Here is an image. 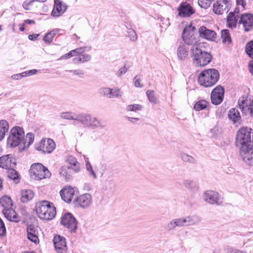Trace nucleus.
<instances>
[{
	"label": "nucleus",
	"instance_id": "13",
	"mask_svg": "<svg viewBox=\"0 0 253 253\" xmlns=\"http://www.w3.org/2000/svg\"><path fill=\"white\" fill-rule=\"evenodd\" d=\"M224 89L220 85L214 88L211 93V98L212 104L218 105L220 104L223 99Z\"/></svg>",
	"mask_w": 253,
	"mask_h": 253
},
{
	"label": "nucleus",
	"instance_id": "56",
	"mask_svg": "<svg viewBox=\"0 0 253 253\" xmlns=\"http://www.w3.org/2000/svg\"><path fill=\"white\" fill-rule=\"evenodd\" d=\"M133 81L134 82V85L135 87H141L142 86V85L140 84L141 79L138 76H136L134 78Z\"/></svg>",
	"mask_w": 253,
	"mask_h": 253
},
{
	"label": "nucleus",
	"instance_id": "53",
	"mask_svg": "<svg viewBox=\"0 0 253 253\" xmlns=\"http://www.w3.org/2000/svg\"><path fill=\"white\" fill-rule=\"evenodd\" d=\"M85 48H86V47H80L71 51L73 54H75V56L78 55H80L84 52Z\"/></svg>",
	"mask_w": 253,
	"mask_h": 253
},
{
	"label": "nucleus",
	"instance_id": "58",
	"mask_svg": "<svg viewBox=\"0 0 253 253\" xmlns=\"http://www.w3.org/2000/svg\"><path fill=\"white\" fill-rule=\"evenodd\" d=\"M24 72L20 73V74H17L15 75H13L11 76V79L14 80H17L18 79H21L23 77H25V76H24Z\"/></svg>",
	"mask_w": 253,
	"mask_h": 253
},
{
	"label": "nucleus",
	"instance_id": "41",
	"mask_svg": "<svg viewBox=\"0 0 253 253\" xmlns=\"http://www.w3.org/2000/svg\"><path fill=\"white\" fill-rule=\"evenodd\" d=\"M101 133V131L98 130L92 131L88 136V140L91 142L97 140L100 137Z\"/></svg>",
	"mask_w": 253,
	"mask_h": 253
},
{
	"label": "nucleus",
	"instance_id": "27",
	"mask_svg": "<svg viewBox=\"0 0 253 253\" xmlns=\"http://www.w3.org/2000/svg\"><path fill=\"white\" fill-rule=\"evenodd\" d=\"M228 117L234 124L239 123L241 120L240 112L236 108H231L229 110L228 113Z\"/></svg>",
	"mask_w": 253,
	"mask_h": 253
},
{
	"label": "nucleus",
	"instance_id": "25",
	"mask_svg": "<svg viewBox=\"0 0 253 253\" xmlns=\"http://www.w3.org/2000/svg\"><path fill=\"white\" fill-rule=\"evenodd\" d=\"M2 213L5 217L10 221L18 222L20 221L16 212L12 209V207L2 210Z\"/></svg>",
	"mask_w": 253,
	"mask_h": 253
},
{
	"label": "nucleus",
	"instance_id": "15",
	"mask_svg": "<svg viewBox=\"0 0 253 253\" xmlns=\"http://www.w3.org/2000/svg\"><path fill=\"white\" fill-rule=\"evenodd\" d=\"M55 249L58 253H66L67 250L65 238L60 235H55L53 238Z\"/></svg>",
	"mask_w": 253,
	"mask_h": 253
},
{
	"label": "nucleus",
	"instance_id": "52",
	"mask_svg": "<svg viewBox=\"0 0 253 253\" xmlns=\"http://www.w3.org/2000/svg\"><path fill=\"white\" fill-rule=\"evenodd\" d=\"M6 234V228L2 220L0 218V236H3Z\"/></svg>",
	"mask_w": 253,
	"mask_h": 253
},
{
	"label": "nucleus",
	"instance_id": "51",
	"mask_svg": "<svg viewBox=\"0 0 253 253\" xmlns=\"http://www.w3.org/2000/svg\"><path fill=\"white\" fill-rule=\"evenodd\" d=\"M35 1V0H30L29 1L26 0L23 2L22 6L26 10H30L31 6L33 5V2Z\"/></svg>",
	"mask_w": 253,
	"mask_h": 253
},
{
	"label": "nucleus",
	"instance_id": "1",
	"mask_svg": "<svg viewBox=\"0 0 253 253\" xmlns=\"http://www.w3.org/2000/svg\"><path fill=\"white\" fill-rule=\"evenodd\" d=\"M34 138L33 133H28L25 136L23 128L15 126L10 130L7 144L10 148L19 146L20 151H23L28 148L34 142Z\"/></svg>",
	"mask_w": 253,
	"mask_h": 253
},
{
	"label": "nucleus",
	"instance_id": "63",
	"mask_svg": "<svg viewBox=\"0 0 253 253\" xmlns=\"http://www.w3.org/2000/svg\"><path fill=\"white\" fill-rule=\"evenodd\" d=\"M39 36V34H32L28 36V39L31 41H35Z\"/></svg>",
	"mask_w": 253,
	"mask_h": 253
},
{
	"label": "nucleus",
	"instance_id": "28",
	"mask_svg": "<svg viewBox=\"0 0 253 253\" xmlns=\"http://www.w3.org/2000/svg\"><path fill=\"white\" fill-rule=\"evenodd\" d=\"M66 162L70 165V169L75 172H78L80 170V163L77 162L75 157L69 156L67 157Z\"/></svg>",
	"mask_w": 253,
	"mask_h": 253
},
{
	"label": "nucleus",
	"instance_id": "14",
	"mask_svg": "<svg viewBox=\"0 0 253 253\" xmlns=\"http://www.w3.org/2000/svg\"><path fill=\"white\" fill-rule=\"evenodd\" d=\"M16 164V160L11 155H5L0 157V167L6 170L15 168Z\"/></svg>",
	"mask_w": 253,
	"mask_h": 253
},
{
	"label": "nucleus",
	"instance_id": "39",
	"mask_svg": "<svg viewBox=\"0 0 253 253\" xmlns=\"http://www.w3.org/2000/svg\"><path fill=\"white\" fill-rule=\"evenodd\" d=\"M209 105V102L204 100H201L197 102L194 106V109L196 111H199L206 109Z\"/></svg>",
	"mask_w": 253,
	"mask_h": 253
},
{
	"label": "nucleus",
	"instance_id": "18",
	"mask_svg": "<svg viewBox=\"0 0 253 253\" xmlns=\"http://www.w3.org/2000/svg\"><path fill=\"white\" fill-rule=\"evenodd\" d=\"M67 6L61 0H54V6L51 15L53 17H59L66 10Z\"/></svg>",
	"mask_w": 253,
	"mask_h": 253
},
{
	"label": "nucleus",
	"instance_id": "48",
	"mask_svg": "<svg viewBox=\"0 0 253 253\" xmlns=\"http://www.w3.org/2000/svg\"><path fill=\"white\" fill-rule=\"evenodd\" d=\"M146 94L150 102L154 103L156 102V98L154 96V92L153 91L148 90L146 92Z\"/></svg>",
	"mask_w": 253,
	"mask_h": 253
},
{
	"label": "nucleus",
	"instance_id": "29",
	"mask_svg": "<svg viewBox=\"0 0 253 253\" xmlns=\"http://www.w3.org/2000/svg\"><path fill=\"white\" fill-rule=\"evenodd\" d=\"M34 196V193L31 190H22L21 193V201L22 203H27L31 200Z\"/></svg>",
	"mask_w": 253,
	"mask_h": 253
},
{
	"label": "nucleus",
	"instance_id": "36",
	"mask_svg": "<svg viewBox=\"0 0 253 253\" xmlns=\"http://www.w3.org/2000/svg\"><path fill=\"white\" fill-rule=\"evenodd\" d=\"M221 38L222 41V42L226 44H229L231 43V38L229 31L227 29H224L221 31Z\"/></svg>",
	"mask_w": 253,
	"mask_h": 253
},
{
	"label": "nucleus",
	"instance_id": "19",
	"mask_svg": "<svg viewBox=\"0 0 253 253\" xmlns=\"http://www.w3.org/2000/svg\"><path fill=\"white\" fill-rule=\"evenodd\" d=\"M100 93L109 98L120 97L122 95V92L117 88L103 87L100 89Z\"/></svg>",
	"mask_w": 253,
	"mask_h": 253
},
{
	"label": "nucleus",
	"instance_id": "8",
	"mask_svg": "<svg viewBox=\"0 0 253 253\" xmlns=\"http://www.w3.org/2000/svg\"><path fill=\"white\" fill-rule=\"evenodd\" d=\"M29 172L31 176L36 180L48 178L51 175L48 169L40 163L33 164Z\"/></svg>",
	"mask_w": 253,
	"mask_h": 253
},
{
	"label": "nucleus",
	"instance_id": "16",
	"mask_svg": "<svg viewBox=\"0 0 253 253\" xmlns=\"http://www.w3.org/2000/svg\"><path fill=\"white\" fill-rule=\"evenodd\" d=\"M240 9L239 7H236L234 12H230L227 17V24L229 28H235L236 27L237 23H239L240 16H237L236 13H240Z\"/></svg>",
	"mask_w": 253,
	"mask_h": 253
},
{
	"label": "nucleus",
	"instance_id": "22",
	"mask_svg": "<svg viewBox=\"0 0 253 253\" xmlns=\"http://www.w3.org/2000/svg\"><path fill=\"white\" fill-rule=\"evenodd\" d=\"M27 238L31 242L38 244L39 243L38 230L37 227L33 225L28 226L27 228Z\"/></svg>",
	"mask_w": 253,
	"mask_h": 253
},
{
	"label": "nucleus",
	"instance_id": "45",
	"mask_svg": "<svg viewBox=\"0 0 253 253\" xmlns=\"http://www.w3.org/2000/svg\"><path fill=\"white\" fill-rule=\"evenodd\" d=\"M127 36L130 40L132 42H135L137 39L136 33L134 30L132 29H128L127 31Z\"/></svg>",
	"mask_w": 253,
	"mask_h": 253
},
{
	"label": "nucleus",
	"instance_id": "5",
	"mask_svg": "<svg viewBox=\"0 0 253 253\" xmlns=\"http://www.w3.org/2000/svg\"><path fill=\"white\" fill-rule=\"evenodd\" d=\"M193 55V63L196 67L205 66L212 59V55L209 52L203 51L199 46L191 49Z\"/></svg>",
	"mask_w": 253,
	"mask_h": 253
},
{
	"label": "nucleus",
	"instance_id": "62",
	"mask_svg": "<svg viewBox=\"0 0 253 253\" xmlns=\"http://www.w3.org/2000/svg\"><path fill=\"white\" fill-rule=\"evenodd\" d=\"M75 56V54H73L72 51H70L68 53H66L62 56L60 59H68Z\"/></svg>",
	"mask_w": 253,
	"mask_h": 253
},
{
	"label": "nucleus",
	"instance_id": "49",
	"mask_svg": "<svg viewBox=\"0 0 253 253\" xmlns=\"http://www.w3.org/2000/svg\"><path fill=\"white\" fill-rule=\"evenodd\" d=\"M237 7L240 9V10L244 11L245 9L246 2L245 0H236Z\"/></svg>",
	"mask_w": 253,
	"mask_h": 253
},
{
	"label": "nucleus",
	"instance_id": "17",
	"mask_svg": "<svg viewBox=\"0 0 253 253\" xmlns=\"http://www.w3.org/2000/svg\"><path fill=\"white\" fill-rule=\"evenodd\" d=\"M178 15L180 17H188L190 16L194 11L189 3L186 2L181 3L177 9Z\"/></svg>",
	"mask_w": 253,
	"mask_h": 253
},
{
	"label": "nucleus",
	"instance_id": "30",
	"mask_svg": "<svg viewBox=\"0 0 253 253\" xmlns=\"http://www.w3.org/2000/svg\"><path fill=\"white\" fill-rule=\"evenodd\" d=\"M183 184L186 188L192 192L197 191L199 189V186L197 183L192 180H184L183 182Z\"/></svg>",
	"mask_w": 253,
	"mask_h": 253
},
{
	"label": "nucleus",
	"instance_id": "2",
	"mask_svg": "<svg viewBox=\"0 0 253 253\" xmlns=\"http://www.w3.org/2000/svg\"><path fill=\"white\" fill-rule=\"evenodd\" d=\"M236 146L240 150V154L244 161L249 160V154L252 151V129L248 127H242L236 133Z\"/></svg>",
	"mask_w": 253,
	"mask_h": 253
},
{
	"label": "nucleus",
	"instance_id": "34",
	"mask_svg": "<svg viewBox=\"0 0 253 253\" xmlns=\"http://www.w3.org/2000/svg\"><path fill=\"white\" fill-rule=\"evenodd\" d=\"M91 59V56L90 55L83 53L79 57L74 58L73 60L75 64H79L80 63L89 62Z\"/></svg>",
	"mask_w": 253,
	"mask_h": 253
},
{
	"label": "nucleus",
	"instance_id": "55",
	"mask_svg": "<svg viewBox=\"0 0 253 253\" xmlns=\"http://www.w3.org/2000/svg\"><path fill=\"white\" fill-rule=\"evenodd\" d=\"M176 227V226L175 225V223L172 219L171 221H170L167 225H166V229L168 231H171L173 229H174Z\"/></svg>",
	"mask_w": 253,
	"mask_h": 253
},
{
	"label": "nucleus",
	"instance_id": "61",
	"mask_svg": "<svg viewBox=\"0 0 253 253\" xmlns=\"http://www.w3.org/2000/svg\"><path fill=\"white\" fill-rule=\"evenodd\" d=\"M227 253H244L242 251H240L236 249H234L233 248H229L227 249Z\"/></svg>",
	"mask_w": 253,
	"mask_h": 253
},
{
	"label": "nucleus",
	"instance_id": "57",
	"mask_svg": "<svg viewBox=\"0 0 253 253\" xmlns=\"http://www.w3.org/2000/svg\"><path fill=\"white\" fill-rule=\"evenodd\" d=\"M127 71V68H126V66L124 65V67L121 68L117 73V75L118 76H121L124 74H125Z\"/></svg>",
	"mask_w": 253,
	"mask_h": 253
},
{
	"label": "nucleus",
	"instance_id": "54",
	"mask_svg": "<svg viewBox=\"0 0 253 253\" xmlns=\"http://www.w3.org/2000/svg\"><path fill=\"white\" fill-rule=\"evenodd\" d=\"M246 105H248V101L247 99L243 97L239 99L238 105L240 109L242 108V107L246 106Z\"/></svg>",
	"mask_w": 253,
	"mask_h": 253
},
{
	"label": "nucleus",
	"instance_id": "21",
	"mask_svg": "<svg viewBox=\"0 0 253 253\" xmlns=\"http://www.w3.org/2000/svg\"><path fill=\"white\" fill-rule=\"evenodd\" d=\"M199 33L201 37L209 41H214L216 38L215 31L208 29L205 26H201L199 29Z\"/></svg>",
	"mask_w": 253,
	"mask_h": 253
},
{
	"label": "nucleus",
	"instance_id": "20",
	"mask_svg": "<svg viewBox=\"0 0 253 253\" xmlns=\"http://www.w3.org/2000/svg\"><path fill=\"white\" fill-rule=\"evenodd\" d=\"M77 204L83 208L89 207L92 202V196L89 193L81 195L76 199Z\"/></svg>",
	"mask_w": 253,
	"mask_h": 253
},
{
	"label": "nucleus",
	"instance_id": "3",
	"mask_svg": "<svg viewBox=\"0 0 253 253\" xmlns=\"http://www.w3.org/2000/svg\"><path fill=\"white\" fill-rule=\"evenodd\" d=\"M36 211L41 219L45 220L52 219L56 214L53 204L47 201H42L37 204Z\"/></svg>",
	"mask_w": 253,
	"mask_h": 253
},
{
	"label": "nucleus",
	"instance_id": "46",
	"mask_svg": "<svg viewBox=\"0 0 253 253\" xmlns=\"http://www.w3.org/2000/svg\"><path fill=\"white\" fill-rule=\"evenodd\" d=\"M142 106L139 104H132L128 105L126 107V110L128 111H139L142 109Z\"/></svg>",
	"mask_w": 253,
	"mask_h": 253
},
{
	"label": "nucleus",
	"instance_id": "12",
	"mask_svg": "<svg viewBox=\"0 0 253 253\" xmlns=\"http://www.w3.org/2000/svg\"><path fill=\"white\" fill-rule=\"evenodd\" d=\"M243 11H240L237 16H240L239 24H242L245 31L248 32L253 28V14L250 13H243ZM238 14V12L237 13Z\"/></svg>",
	"mask_w": 253,
	"mask_h": 253
},
{
	"label": "nucleus",
	"instance_id": "47",
	"mask_svg": "<svg viewBox=\"0 0 253 253\" xmlns=\"http://www.w3.org/2000/svg\"><path fill=\"white\" fill-rule=\"evenodd\" d=\"M214 0H198L199 5L203 8H207L210 6L211 2Z\"/></svg>",
	"mask_w": 253,
	"mask_h": 253
},
{
	"label": "nucleus",
	"instance_id": "7",
	"mask_svg": "<svg viewBox=\"0 0 253 253\" xmlns=\"http://www.w3.org/2000/svg\"><path fill=\"white\" fill-rule=\"evenodd\" d=\"M195 27L189 26L186 27L183 30L182 39L184 42L188 45H192V48L199 46L198 37L195 32Z\"/></svg>",
	"mask_w": 253,
	"mask_h": 253
},
{
	"label": "nucleus",
	"instance_id": "42",
	"mask_svg": "<svg viewBox=\"0 0 253 253\" xmlns=\"http://www.w3.org/2000/svg\"><path fill=\"white\" fill-rule=\"evenodd\" d=\"M56 35L54 31H50L46 34L43 38V41L46 43H50Z\"/></svg>",
	"mask_w": 253,
	"mask_h": 253
},
{
	"label": "nucleus",
	"instance_id": "33",
	"mask_svg": "<svg viewBox=\"0 0 253 253\" xmlns=\"http://www.w3.org/2000/svg\"><path fill=\"white\" fill-rule=\"evenodd\" d=\"M179 157L182 161L185 163L190 164H195L197 163V160L195 157L185 153H181Z\"/></svg>",
	"mask_w": 253,
	"mask_h": 253
},
{
	"label": "nucleus",
	"instance_id": "10",
	"mask_svg": "<svg viewBox=\"0 0 253 253\" xmlns=\"http://www.w3.org/2000/svg\"><path fill=\"white\" fill-rule=\"evenodd\" d=\"M232 5L231 0H217L213 5V11L218 15L227 13Z\"/></svg>",
	"mask_w": 253,
	"mask_h": 253
},
{
	"label": "nucleus",
	"instance_id": "11",
	"mask_svg": "<svg viewBox=\"0 0 253 253\" xmlns=\"http://www.w3.org/2000/svg\"><path fill=\"white\" fill-rule=\"evenodd\" d=\"M61 224L68 228L71 232H76L77 221L71 213L67 212L63 215L61 219Z\"/></svg>",
	"mask_w": 253,
	"mask_h": 253
},
{
	"label": "nucleus",
	"instance_id": "64",
	"mask_svg": "<svg viewBox=\"0 0 253 253\" xmlns=\"http://www.w3.org/2000/svg\"><path fill=\"white\" fill-rule=\"evenodd\" d=\"M83 189L86 191H89L91 189V186L90 183H85L84 185Z\"/></svg>",
	"mask_w": 253,
	"mask_h": 253
},
{
	"label": "nucleus",
	"instance_id": "60",
	"mask_svg": "<svg viewBox=\"0 0 253 253\" xmlns=\"http://www.w3.org/2000/svg\"><path fill=\"white\" fill-rule=\"evenodd\" d=\"M173 220L175 223L176 227H180L183 226L181 217L174 218L173 219Z\"/></svg>",
	"mask_w": 253,
	"mask_h": 253
},
{
	"label": "nucleus",
	"instance_id": "59",
	"mask_svg": "<svg viewBox=\"0 0 253 253\" xmlns=\"http://www.w3.org/2000/svg\"><path fill=\"white\" fill-rule=\"evenodd\" d=\"M38 70L36 69L25 71L24 72V76H25V77L30 76L36 74L38 73Z\"/></svg>",
	"mask_w": 253,
	"mask_h": 253
},
{
	"label": "nucleus",
	"instance_id": "38",
	"mask_svg": "<svg viewBox=\"0 0 253 253\" xmlns=\"http://www.w3.org/2000/svg\"><path fill=\"white\" fill-rule=\"evenodd\" d=\"M61 117L64 119L72 120L79 121V114H75L71 112H63L61 114Z\"/></svg>",
	"mask_w": 253,
	"mask_h": 253
},
{
	"label": "nucleus",
	"instance_id": "23",
	"mask_svg": "<svg viewBox=\"0 0 253 253\" xmlns=\"http://www.w3.org/2000/svg\"><path fill=\"white\" fill-rule=\"evenodd\" d=\"M60 194L62 199L65 202L69 203L74 198L75 190L71 187L64 188L60 191Z\"/></svg>",
	"mask_w": 253,
	"mask_h": 253
},
{
	"label": "nucleus",
	"instance_id": "9",
	"mask_svg": "<svg viewBox=\"0 0 253 253\" xmlns=\"http://www.w3.org/2000/svg\"><path fill=\"white\" fill-rule=\"evenodd\" d=\"M54 141L50 138H43L41 142L35 146L37 150L43 153H51L55 148Z\"/></svg>",
	"mask_w": 253,
	"mask_h": 253
},
{
	"label": "nucleus",
	"instance_id": "35",
	"mask_svg": "<svg viewBox=\"0 0 253 253\" xmlns=\"http://www.w3.org/2000/svg\"><path fill=\"white\" fill-rule=\"evenodd\" d=\"M71 170L72 169L69 167H62L60 169L59 173L65 180H69L72 177Z\"/></svg>",
	"mask_w": 253,
	"mask_h": 253
},
{
	"label": "nucleus",
	"instance_id": "26",
	"mask_svg": "<svg viewBox=\"0 0 253 253\" xmlns=\"http://www.w3.org/2000/svg\"><path fill=\"white\" fill-rule=\"evenodd\" d=\"M189 53V48L184 44L179 45L177 48V55L179 60L183 61L186 59Z\"/></svg>",
	"mask_w": 253,
	"mask_h": 253
},
{
	"label": "nucleus",
	"instance_id": "40",
	"mask_svg": "<svg viewBox=\"0 0 253 253\" xmlns=\"http://www.w3.org/2000/svg\"><path fill=\"white\" fill-rule=\"evenodd\" d=\"M187 218L190 226L196 225L201 221V217L197 215H188Z\"/></svg>",
	"mask_w": 253,
	"mask_h": 253
},
{
	"label": "nucleus",
	"instance_id": "50",
	"mask_svg": "<svg viewBox=\"0 0 253 253\" xmlns=\"http://www.w3.org/2000/svg\"><path fill=\"white\" fill-rule=\"evenodd\" d=\"M67 71L72 73L74 75L78 76L80 77H83L84 74V71L81 69L68 70Z\"/></svg>",
	"mask_w": 253,
	"mask_h": 253
},
{
	"label": "nucleus",
	"instance_id": "31",
	"mask_svg": "<svg viewBox=\"0 0 253 253\" xmlns=\"http://www.w3.org/2000/svg\"><path fill=\"white\" fill-rule=\"evenodd\" d=\"M8 123L4 120H0V141L4 138L5 133L8 131Z\"/></svg>",
	"mask_w": 253,
	"mask_h": 253
},
{
	"label": "nucleus",
	"instance_id": "4",
	"mask_svg": "<svg viewBox=\"0 0 253 253\" xmlns=\"http://www.w3.org/2000/svg\"><path fill=\"white\" fill-rule=\"evenodd\" d=\"M219 72L215 69H209L202 71L199 75L198 82L200 85L206 87H211L218 81Z\"/></svg>",
	"mask_w": 253,
	"mask_h": 253
},
{
	"label": "nucleus",
	"instance_id": "32",
	"mask_svg": "<svg viewBox=\"0 0 253 253\" xmlns=\"http://www.w3.org/2000/svg\"><path fill=\"white\" fill-rule=\"evenodd\" d=\"M12 206V200L9 197L4 196L0 198V208L1 207L2 210L11 208Z\"/></svg>",
	"mask_w": 253,
	"mask_h": 253
},
{
	"label": "nucleus",
	"instance_id": "37",
	"mask_svg": "<svg viewBox=\"0 0 253 253\" xmlns=\"http://www.w3.org/2000/svg\"><path fill=\"white\" fill-rule=\"evenodd\" d=\"M7 176L11 179L13 180L15 183H18L19 181V174L15 170L14 168H12L6 170Z\"/></svg>",
	"mask_w": 253,
	"mask_h": 253
},
{
	"label": "nucleus",
	"instance_id": "43",
	"mask_svg": "<svg viewBox=\"0 0 253 253\" xmlns=\"http://www.w3.org/2000/svg\"><path fill=\"white\" fill-rule=\"evenodd\" d=\"M246 51L250 57L253 58V40L247 43Z\"/></svg>",
	"mask_w": 253,
	"mask_h": 253
},
{
	"label": "nucleus",
	"instance_id": "6",
	"mask_svg": "<svg viewBox=\"0 0 253 253\" xmlns=\"http://www.w3.org/2000/svg\"><path fill=\"white\" fill-rule=\"evenodd\" d=\"M79 122L84 126L95 129L104 128L105 125L96 117L87 113L79 114Z\"/></svg>",
	"mask_w": 253,
	"mask_h": 253
},
{
	"label": "nucleus",
	"instance_id": "44",
	"mask_svg": "<svg viewBox=\"0 0 253 253\" xmlns=\"http://www.w3.org/2000/svg\"><path fill=\"white\" fill-rule=\"evenodd\" d=\"M86 169L87 171L88 172V174L90 176H92L93 179H95L97 178V176L95 172L94 171L92 166L91 165L90 163L87 161L86 163Z\"/></svg>",
	"mask_w": 253,
	"mask_h": 253
},
{
	"label": "nucleus",
	"instance_id": "24",
	"mask_svg": "<svg viewBox=\"0 0 253 253\" xmlns=\"http://www.w3.org/2000/svg\"><path fill=\"white\" fill-rule=\"evenodd\" d=\"M218 194L217 192L213 191H207L204 193V200L207 202L213 204H220Z\"/></svg>",
	"mask_w": 253,
	"mask_h": 253
}]
</instances>
